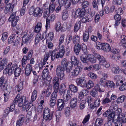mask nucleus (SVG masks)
<instances>
[{"label":"nucleus","mask_w":126,"mask_h":126,"mask_svg":"<svg viewBox=\"0 0 126 126\" xmlns=\"http://www.w3.org/2000/svg\"><path fill=\"white\" fill-rule=\"evenodd\" d=\"M62 18L63 20H65L67 19L69 16L68 12L65 10H64L62 13Z\"/></svg>","instance_id":"41"},{"label":"nucleus","mask_w":126,"mask_h":126,"mask_svg":"<svg viewBox=\"0 0 126 126\" xmlns=\"http://www.w3.org/2000/svg\"><path fill=\"white\" fill-rule=\"evenodd\" d=\"M92 31L91 28H89L88 30H86L83 33V39L85 42H87L88 41L89 37V33Z\"/></svg>","instance_id":"14"},{"label":"nucleus","mask_w":126,"mask_h":126,"mask_svg":"<svg viewBox=\"0 0 126 126\" xmlns=\"http://www.w3.org/2000/svg\"><path fill=\"white\" fill-rule=\"evenodd\" d=\"M90 94L93 97H95L97 96L98 93L96 90L93 88L90 91Z\"/></svg>","instance_id":"46"},{"label":"nucleus","mask_w":126,"mask_h":126,"mask_svg":"<svg viewBox=\"0 0 126 126\" xmlns=\"http://www.w3.org/2000/svg\"><path fill=\"white\" fill-rule=\"evenodd\" d=\"M85 12L84 9H81L79 8L76 11L75 16L81 17L85 15Z\"/></svg>","instance_id":"19"},{"label":"nucleus","mask_w":126,"mask_h":126,"mask_svg":"<svg viewBox=\"0 0 126 126\" xmlns=\"http://www.w3.org/2000/svg\"><path fill=\"white\" fill-rule=\"evenodd\" d=\"M37 91L34 90L32 92L31 96V99L32 101H34L36 99L37 96Z\"/></svg>","instance_id":"54"},{"label":"nucleus","mask_w":126,"mask_h":126,"mask_svg":"<svg viewBox=\"0 0 126 126\" xmlns=\"http://www.w3.org/2000/svg\"><path fill=\"white\" fill-rule=\"evenodd\" d=\"M69 87L71 91L73 93H76L78 91L77 87L73 84L70 85Z\"/></svg>","instance_id":"49"},{"label":"nucleus","mask_w":126,"mask_h":126,"mask_svg":"<svg viewBox=\"0 0 126 126\" xmlns=\"http://www.w3.org/2000/svg\"><path fill=\"white\" fill-rule=\"evenodd\" d=\"M85 86L88 89H90L93 87L94 85V83L92 81L89 80L87 81V82L86 81Z\"/></svg>","instance_id":"33"},{"label":"nucleus","mask_w":126,"mask_h":126,"mask_svg":"<svg viewBox=\"0 0 126 126\" xmlns=\"http://www.w3.org/2000/svg\"><path fill=\"white\" fill-rule=\"evenodd\" d=\"M115 115V112L110 111V113L108 115V120L113 121L114 120V118Z\"/></svg>","instance_id":"44"},{"label":"nucleus","mask_w":126,"mask_h":126,"mask_svg":"<svg viewBox=\"0 0 126 126\" xmlns=\"http://www.w3.org/2000/svg\"><path fill=\"white\" fill-rule=\"evenodd\" d=\"M111 102V100L109 98L106 97L102 101V104H106L109 103Z\"/></svg>","instance_id":"64"},{"label":"nucleus","mask_w":126,"mask_h":126,"mask_svg":"<svg viewBox=\"0 0 126 126\" xmlns=\"http://www.w3.org/2000/svg\"><path fill=\"white\" fill-rule=\"evenodd\" d=\"M65 92H66L65 93H66V94L65 95L63 94V98L64 101H68L70 97V91L69 90H68L67 92L66 91Z\"/></svg>","instance_id":"45"},{"label":"nucleus","mask_w":126,"mask_h":126,"mask_svg":"<svg viewBox=\"0 0 126 126\" xmlns=\"http://www.w3.org/2000/svg\"><path fill=\"white\" fill-rule=\"evenodd\" d=\"M41 35L40 33H38L36 35L35 38V44H37L41 40H42Z\"/></svg>","instance_id":"52"},{"label":"nucleus","mask_w":126,"mask_h":126,"mask_svg":"<svg viewBox=\"0 0 126 126\" xmlns=\"http://www.w3.org/2000/svg\"><path fill=\"white\" fill-rule=\"evenodd\" d=\"M86 101L85 100H83L81 101L80 103L79 108L81 110L83 109L85 107V104Z\"/></svg>","instance_id":"50"},{"label":"nucleus","mask_w":126,"mask_h":126,"mask_svg":"<svg viewBox=\"0 0 126 126\" xmlns=\"http://www.w3.org/2000/svg\"><path fill=\"white\" fill-rule=\"evenodd\" d=\"M65 103L63 100L62 99L58 100L57 101V105L58 110L61 111L64 107Z\"/></svg>","instance_id":"18"},{"label":"nucleus","mask_w":126,"mask_h":126,"mask_svg":"<svg viewBox=\"0 0 126 126\" xmlns=\"http://www.w3.org/2000/svg\"><path fill=\"white\" fill-rule=\"evenodd\" d=\"M77 103V100L76 98H73L71 100L70 105V107L72 108H74L76 107Z\"/></svg>","instance_id":"22"},{"label":"nucleus","mask_w":126,"mask_h":126,"mask_svg":"<svg viewBox=\"0 0 126 126\" xmlns=\"http://www.w3.org/2000/svg\"><path fill=\"white\" fill-rule=\"evenodd\" d=\"M113 109L116 115H117L118 117L117 119L118 120L120 119H126L125 118V115L122 113V109L119 108L117 105H114L113 107Z\"/></svg>","instance_id":"7"},{"label":"nucleus","mask_w":126,"mask_h":126,"mask_svg":"<svg viewBox=\"0 0 126 126\" xmlns=\"http://www.w3.org/2000/svg\"><path fill=\"white\" fill-rule=\"evenodd\" d=\"M42 27V24L40 22L38 23L35 27V32L36 33H38L41 30Z\"/></svg>","instance_id":"37"},{"label":"nucleus","mask_w":126,"mask_h":126,"mask_svg":"<svg viewBox=\"0 0 126 126\" xmlns=\"http://www.w3.org/2000/svg\"><path fill=\"white\" fill-rule=\"evenodd\" d=\"M65 115L66 117H68L70 114V108L69 107H67L65 110Z\"/></svg>","instance_id":"61"},{"label":"nucleus","mask_w":126,"mask_h":126,"mask_svg":"<svg viewBox=\"0 0 126 126\" xmlns=\"http://www.w3.org/2000/svg\"><path fill=\"white\" fill-rule=\"evenodd\" d=\"M80 26L81 23L80 22H77L74 27V32H77L80 28Z\"/></svg>","instance_id":"51"},{"label":"nucleus","mask_w":126,"mask_h":126,"mask_svg":"<svg viewBox=\"0 0 126 126\" xmlns=\"http://www.w3.org/2000/svg\"><path fill=\"white\" fill-rule=\"evenodd\" d=\"M80 38L78 35H76L73 37V43L75 45L79 44Z\"/></svg>","instance_id":"40"},{"label":"nucleus","mask_w":126,"mask_h":126,"mask_svg":"<svg viewBox=\"0 0 126 126\" xmlns=\"http://www.w3.org/2000/svg\"><path fill=\"white\" fill-rule=\"evenodd\" d=\"M8 37L7 33L6 32H4L2 34L1 39L3 42L7 39Z\"/></svg>","instance_id":"59"},{"label":"nucleus","mask_w":126,"mask_h":126,"mask_svg":"<svg viewBox=\"0 0 126 126\" xmlns=\"http://www.w3.org/2000/svg\"><path fill=\"white\" fill-rule=\"evenodd\" d=\"M13 33H14L12 34V35L8 39V42L9 44L12 43L14 46L17 45L18 43V40L17 39V35L16 34H17L19 33V32L18 31H13Z\"/></svg>","instance_id":"6"},{"label":"nucleus","mask_w":126,"mask_h":126,"mask_svg":"<svg viewBox=\"0 0 126 126\" xmlns=\"http://www.w3.org/2000/svg\"><path fill=\"white\" fill-rule=\"evenodd\" d=\"M57 49H55L52 52H49L48 53L46 54L44 56V58L43 59V62L46 63L48 58L51 56V59L52 61H53L56 58L57 59L59 57H62L64 55L65 52L64 47L63 45L60 48L59 51L57 52Z\"/></svg>","instance_id":"1"},{"label":"nucleus","mask_w":126,"mask_h":126,"mask_svg":"<svg viewBox=\"0 0 126 126\" xmlns=\"http://www.w3.org/2000/svg\"><path fill=\"white\" fill-rule=\"evenodd\" d=\"M27 59L26 56H23L22 60V67H25L27 63Z\"/></svg>","instance_id":"62"},{"label":"nucleus","mask_w":126,"mask_h":126,"mask_svg":"<svg viewBox=\"0 0 126 126\" xmlns=\"http://www.w3.org/2000/svg\"><path fill=\"white\" fill-rule=\"evenodd\" d=\"M103 119L102 118H97L95 122V126H100L103 124Z\"/></svg>","instance_id":"39"},{"label":"nucleus","mask_w":126,"mask_h":126,"mask_svg":"<svg viewBox=\"0 0 126 126\" xmlns=\"http://www.w3.org/2000/svg\"><path fill=\"white\" fill-rule=\"evenodd\" d=\"M72 0H65L64 5L66 8H69L70 6L72 3Z\"/></svg>","instance_id":"58"},{"label":"nucleus","mask_w":126,"mask_h":126,"mask_svg":"<svg viewBox=\"0 0 126 126\" xmlns=\"http://www.w3.org/2000/svg\"><path fill=\"white\" fill-rule=\"evenodd\" d=\"M48 70L47 68L45 69L43 71V75L42 78L43 79H51L52 77L48 74Z\"/></svg>","instance_id":"23"},{"label":"nucleus","mask_w":126,"mask_h":126,"mask_svg":"<svg viewBox=\"0 0 126 126\" xmlns=\"http://www.w3.org/2000/svg\"><path fill=\"white\" fill-rule=\"evenodd\" d=\"M117 86H120L119 89L120 91H123L126 90V82L123 83L122 80H118L116 81V83Z\"/></svg>","instance_id":"13"},{"label":"nucleus","mask_w":126,"mask_h":126,"mask_svg":"<svg viewBox=\"0 0 126 126\" xmlns=\"http://www.w3.org/2000/svg\"><path fill=\"white\" fill-rule=\"evenodd\" d=\"M43 11L40 8L37 7L34 9L33 6L31 7L29 11V14L30 15L33 14L35 17H39L41 16Z\"/></svg>","instance_id":"5"},{"label":"nucleus","mask_w":126,"mask_h":126,"mask_svg":"<svg viewBox=\"0 0 126 126\" xmlns=\"http://www.w3.org/2000/svg\"><path fill=\"white\" fill-rule=\"evenodd\" d=\"M81 48V46L80 44L75 45L74 46V51L77 55L79 54Z\"/></svg>","instance_id":"32"},{"label":"nucleus","mask_w":126,"mask_h":126,"mask_svg":"<svg viewBox=\"0 0 126 126\" xmlns=\"http://www.w3.org/2000/svg\"><path fill=\"white\" fill-rule=\"evenodd\" d=\"M6 4V5L4 10V12L6 14L7 13H12L13 12V8L17 4L16 3L13 4L12 5L11 3H9V4Z\"/></svg>","instance_id":"11"},{"label":"nucleus","mask_w":126,"mask_h":126,"mask_svg":"<svg viewBox=\"0 0 126 126\" xmlns=\"http://www.w3.org/2000/svg\"><path fill=\"white\" fill-rule=\"evenodd\" d=\"M59 79H54L53 81V87L54 91L58 92L59 90Z\"/></svg>","instance_id":"20"},{"label":"nucleus","mask_w":126,"mask_h":126,"mask_svg":"<svg viewBox=\"0 0 126 126\" xmlns=\"http://www.w3.org/2000/svg\"><path fill=\"white\" fill-rule=\"evenodd\" d=\"M96 54H98V53H95L94 54V56H93V57H91V56L92 55L90 54H88L87 55V57L88 58V60H89L91 62L94 63L96 62V57L95 56V55Z\"/></svg>","instance_id":"28"},{"label":"nucleus","mask_w":126,"mask_h":126,"mask_svg":"<svg viewBox=\"0 0 126 126\" xmlns=\"http://www.w3.org/2000/svg\"><path fill=\"white\" fill-rule=\"evenodd\" d=\"M52 118V115L50 114L49 109L47 107H46L44 111L43 118L46 120L49 121Z\"/></svg>","instance_id":"9"},{"label":"nucleus","mask_w":126,"mask_h":126,"mask_svg":"<svg viewBox=\"0 0 126 126\" xmlns=\"http://www.w3.org/2000/svg\"><path fill=\"white\" fill-rule=\"evenodd\" d=\"M87 54H82L80 57V59L81 61L83 63H87L88 62V58L87 57Z\"/></svg>","instance_id":"30"},{"label":"nucleus","mask_w":126,"mask_h":126,"mask_svg":"<svg viewBox=\"0 0 126 126\" xmlns=\"http://www.w3.org/2000/svg\"><path fill=\"white\" fill-rule=\"evenodd\" d=\"M126 119H120L119 120L118 119H116V121L115 123V126H122V123H125Z\"/></svg>","instance_id":"29"},{"label":"nucleus","mask_w":126,"mask_h":126,"mask_svg":"<svg viewBox=\"0 0 126 126\" xmlns=\"http://www.w3.org/2000/svg\"><path fill=\"white\" fill-rule=\"evenodd\" d=\"M23 89V83L21 82L18 85H17L16 86V89L18 92H20Z\"/></svg>","instance_id":"56"},{"label":"nucleus","mask_w":126,"mask_h":126,"mask_svg":"<svg viewBox=\"0 0 126 126\" xmlns=\"http://www.w3.org/2000/svg\"><path fill=\"white\" fill-rule=\"evenodd\" d=\"M61 24L59 21H57L56 23L55 28L57 32H59L60 30Z\"/></svg>","instance_id":"57"},{"label":"nucleus","mask_w":126,"mask_h":126,"mask_svg":"<svg viewBox=\"0 0 126 126\" xmlns=\"http://www.w3.org/2000/svg\"><path fill=\"white\" fill-rule=\"evenodd\" d=\"M75 68L74 72V75L75 76H77L80 72L82 69L81 67L77 65Z\"/></svg>","instance_id":"38"},{"label":"nucleus","mask_w":126,"mask_h":126,"mask_svg":"<svg viewBox=\"0 0 126 126\" xmlns=\"http://www.w3.org/2000/svg\"><path fill=\"white\" fill-rule=\"evenodd\" d=\"M9 19H11V20L13 21L18 22L19 20V17L18 16H16V13H15L13 14L10 16Z\"/></svg>","instance_id":"42"},{"label":"nucleus","mask_w":126,"mask_h":126,"mask_svg":"<svg viewBox=\"0 0 126 126\" xmlns=\"http://www.w3.org/2000/svg\"><path fill=\"white\" fill-rule=\"evenodd\" d=\"M106 0H94L93 3V6L94 8L96 9L98 8V5L101 3L102 7L104 6Z\"/></svg>","instance_id":"16"},{"label":"nucleus","mask_w":126,"mask_h":126,"mask_svg":"<svg viewBox=\"0 0 126 126\" xmlns=\"http://www.w3.org/2000/svg\"><path fill=\"white\" fill-rule=\"evenodd\" d=\"M68 62L66 58L63 59L61 64L58 66L56 70V73L58 79H63L64 76V72L65 70L68 66Z\"/></svg>","instance_id":"4"},{"label":"nucleus","mask_w":126,"mask_h":126,"mask_svg":"<svg viewBox=\"0 0 126 126\" xmlns=\"http://www.w3.org/2000/svg\"><path fill=\"white\" fill-rule=\"evenodd\" d=\"M51 85L49 86L47 89L46 91L45 92V91H43L42 93H46V96L47 97H48L51 94Z\"/></svg>","instance_id":"43"},{"label":"nucleus","mask_w":126,"mask_h":126,"mask_svg":"<svg viewBox=\"0 0 126 126\" xmlns=\"http://www.w3.org/2000/svg\"><path fill=\"white\" fill-rule=\"evenodd\" d=\"M126 97L125 95H122L118 97L116 100L117 103L118 104H120L123 102Z\"/></svg>","instance_id":"35"},{"label":"nucleus","mask_w":126,"mask_h":126,"mask_svg":"<svg viewBox=\"0 0 126 126\" xmlns=\"http://www.w3.org/2000/svg\"><path fill=\"white\" fill-rule=\"evenodd\" d=\"M55 18L54 15H49L46 19V27L47 29L49 28L50 26L49 23L50 22L53 21Z\"/></svg>","instance_id":"15"},{"label":"nucleus","mask_w":126,"mask_h":126,"mask_svg":"<svg viewBox=\"0 0 126 126\" xmlns=\"http://www.w3.org/2000/svg\"><path fill=\"white\" fill-rule=\"evenodd\" d=\"M94 89L100 93L104 92L105 91L104 89L101 88L100 85L98 84H96L95 85Z\"/></svg>","instance_id":"47"},{"label":"nucleus","mask_w":126,"mask_h":126,"mask_svg":"<svg viewBox=\"0 0 126 126\" xmlns=\"http://www.w3.org/2000/svg\"><path fill=\"white\" fill-rule=\"evenodd\" d=\"M110 48L109 45L108 44L106 43L102 44L101 49L104 51L108 52L110 50Z\"/></svg>","instance_id":"27"},{"label":"nucleus","mask_w":126,"mask_h":126,"mask_svg":"<svg viewBox=\"0 0 126 126\" xmlns=\"http://www.w3.org/2000/svg\"><path fill=\"white\" fill-rule=\"evenodd\" d=\"M95 56L99 60V63L100 64L103 65L106 68L110 66L109 63L106 61L105 58L103 56L99 54H96L95 55Z\"/></svg>","instance_id":"8"},{"label":"nucleus","mask_w":126,"mask_h":126,"mask_svg":"<svg viewBox=\"0 0 126 126\" xmlns=\"http://www.w3.org/2000/svg\"><path fill=\"white\" fill-rule=\"evenodd\" d=\"M55 4L52 3L50 5L49 7V11L50 13H52L55 10Z\"/></svg>","instance_id":"55"},{"label":"nucleus","mask_w":126,"mask_h":126,"mask_svg":"<svg viewBox=\"0 0 126 126\" xmlns=\"http://www.w3.org/2000/svg\"><path fill=\"white\" fill-rule=\"evenodd\" d=\"M7 61L5 58L3 59L1 63H0V72L3 70L7 64Z\"/></svg>","instance_id":"26"},{"label":"nucleus","mask_w":126,"mask_h":126,"mask_svg":"<svg viewBox=\"0 0 126 126\" xmlns=\"http://www.w3.org/2000/svg\"><path fill=\"white\" fill-rule=\"evenodd\" d=\"M21 72V69L19 68H16V66L13 65L12 63H9L7 66L6 68L3 70V75L0 79L5 78L4 77L5 75L8 73L9 74H11L13 73H14L16 77H17L20 75Z\"/></svg>","instance_id":"3"},{"label":"nucleus","mask_w":126,"mask_h":126,"mask_svg":"<svg viewBox=\"0 0 126 126\" xmlns=\"http://www.w3.org/2000/svg\"><path fill=\"white\" fill-rule=\"evenodd\" d=\"M76 82L78 85L82 87L85 86L86 80L85 79H77Z\"/></svg>","instance_id":"25"},{"label":"nucleus","mask_w":126,"mask_h":126,"mask_svg":"<svg viewBox=\"0 0 126 126\" xmlns=\"http://www.w3.org/2000/svg\"><path fill=\"white\" fill-rule=\"evenodd\" d=\"M33 34L31 33L29 36L28 34H25L23 36L22 41V44H24L27 42L30 41L33 38Z\"/></svg>","instance_id":"12"},{"label":"nucleus","mask_w":126,"mask_h":126,"mask_svg":"<svg viewBox=\"0 0 126 126\" xmlns=\"http://www.w3.org/2000/svg\"><path fill=\"white\" fill-rule=\"evenodd\" d=\"M71 60L72 63L74 64L73 66L75 65H78L81 63L79 62L77 58L74 56H73L71 57Z\"/></svg>","instance_id":"24"},{"label":"nucleus","mask_w":126,"mask_h":126,"mask_svg":"<svg viewBox=\"0 0 126 126\" xmlns=\"http://www.w3.org/2000/svg\"><path fill=\"white\" fill-rule=\"evenodd\" d=\"M54 38V33L53 32H49L48 34L47 37V41H51Z\"/></svg>","instance_id":"48"},{"label":"nucleus","mask_w":126,"mask_h":126,"mask_svg":"<svg viewBox=\"0 0 126 126\" xmlns=\"http://www.w3.org/2000/svg\"><path fill=\"white\" fill-rule=\"evenodd\" d=\"M120 42L123 47L126 48V36L122 35L120 37Z\"/></svg>","instance_id":"31"},{"label":"nucleus","mask_w":126,"mask_h":126,"mask_svg":"<svg viewBox=\"0 0 126 126\" xmlns=\"http://www.w3.org/2000/svg\"><path fill=\"white\" fill-rule=\"evenodd\" d=\"M90 117V115L88 114L86 115L84 118L82 123L83 124H86L87 122L89 121Z\"/></svg>","instance_id":"53"},{"label":"nucleus","mask_w":126,"mask_h":126,"mask_svg":"<svg viewBox=\"0 0 126 126\" xmlns=\"http://www.w3.org/2000/svg\"><path fill=\"white\" fill-rule=\"evenodd\" d=\"M25 116L23 115H20L17 120L16 126H22L24 121Z\"/></svg>","instance_id":"17"},{"label":"nucleus","mask_w":126,"mask_h":126,"mask_svg":"<svg viewBox=\"0 0 126 126\" xmlns=\"http://www.w3.org/2000/svg\"><path fill=\"white\" fill-rule=\"evenodd\" d=\"M99 83L104 87H107L109 88L114 87L115 84L112 81L106 80L105 79H101Z\"/></svg>","instance_id":"10"},{"label":"nucleus","mask_w":126,"mask_h":126,"mask_svg":"<svg viewBox=\"0 0 126 126\" xmlns=\"http://www.w3.org/2000/svg\"><path fill=\"white\" fill-rule=\"evenodd\" d=\"M25 68L26 75L27 76L29 75L32 71V65L28 64H27Z\"/></svg>","instance_id":"21"},{"label":"nucleus","mask_w":126,"mask_h":126,"mask_svg":"<svg viewBox=\"0 0 126 126\" xmlns=\"http://www.w3.org/2000/svg\"><path fill=\"white\" fill-rule=\"evenodd\" d=\"M111 69L113 73L115 74H118L120 71L119 67L118 66L114 65L111 68Z\"/></svg>","instance_id":"36"},{"label":"nucleus","mask_w":126,"mask_h":126,"mask_svg":"<svg viewBox=\"0 0 126 126\" xmlns=\"http://www.w3.org/2000/svg\"><path fill=\"white\" fill-rule=\"evenodd\" d=\"M73 67V65L72 63H71L70 65H69L67 67V68H66V69L65 70L67 72V73H69L70 71H71Z\"/></svg>","instance_id":"60"},{"label":"nucleus","mask_w":126,"mask_h":126,"mask_svg":"<svg viewBox=\"0 0 126 126\" xmlns=\"http://www.w3.org/2000/svg\"><path fill=\"white\" fill-rule=\"evenodd\" d=\"M103 9L106 14H108L112 12V11H113L114 9V7H112L110 8L108 6H106Z\"/></svg>","instance_id":"34"},{"label":"nucleus","mask_w":126,"mask_h":126,"mask_svg":"<svg viewBox=\"0 0 126 126\" xmlns=\"http://www.w3.org/2000/svg\"><path fill=\"white\" fill-rule=\"evenodd\" d=\"M82 50L85 54H87L88 52L87 51V47L85 45H83L81 47Z\"/></svg>","instance_id":"63"},{"label":"nucleus","mask_w":126,"mask_h":126,"mask_svg":"<svg viewBox=\"0 0 126 126\" xmlns=\"http://www.w3.org/2000/svg\"><path fill=\"white\" fill-rule=\"evenodd\" d=\"M14 101L16 103L18 102V105L19 107L23 106L22 110L23 111L26 110L28 111L31 107L25 96H21L20 94H18L15 97Z\"/></svg>","instance_id":"2"}]
</instances>
